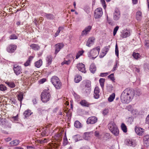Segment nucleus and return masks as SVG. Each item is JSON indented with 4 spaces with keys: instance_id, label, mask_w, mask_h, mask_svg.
Listing matches in <instances>:
<instances>
[{
    "instance_id": "nucleus-1",
    "label": "nucleus",
    "mask_w": 149,
    "mask_h": 149,
    "mask_svg": "<svg viewBox=\"0 0 149 149\" xmlns=\"http://www.w3.org/2000/svg\"><path fill=\"white\" fill-rule=\"evenodd\" d=\"M134 97V92L129 88H127L122 93L120 96L121 100L123 103H128Z\"/></svg>"
},
{
    "instance_id": "nucleus-2",
    "label": "nucleus",
    "mask_w": 149,
    "mask_h": 149,
    "mask_svg": "<svg viewBox=\"0 0 149 149\" xmlns=\"http://www.w3.org/2000/svg\"><path fill=\"white\" fill-rule=\"evenodd\" d=\"M100 50V48L99 46L94 48L88 52V56L90 59H94L98 56Z\"/></svg>"
},
{
    "instance_id": "nucleus-3",
    "label": "nucleus",
    "mask_w": 149,
    "mask_h": 149,
    "mask_svg": "<svg viewBox=\"0 0 149 149\" xmlns=\"http://www.w3.org/2000/svg\"><path fill=\"white\" fill-rule=\"evenodd\" d=\"M41 98L42 101L44 102H46L50 100L51 95L48 88L44 90L42 92Z\"/></svg>"
},
{
    "instance_id": "nucleus-4",
    "label": "nucleus",
    "mask_w": 149,
    "mask_h": 149,
    "mask_svg": "<svg viewBox=\"0 0 149 149\" xmlns=\"http://www.w3.org/2000/svg\"><path fill=\"white\" fill-rule=\"evenodd\" d=\"M108 128L113 134L116 136H118L119 130L114 122H111L109 124Z\"/></svg>"
},
{
    "instance_id": "nucleus-5",
    "label": "nucleus",
    "mask_w": 149,
    "mask_h": 149,
    "mask_svg": "<svg viewBox=\"0 0 149 149\" xmlns=\"http://www.w3.org/2000/svg\"><path fill=\"white\" fill-rule=\"evenodd\" d=\"M51 81L56 89H58L61 88L62 84L58 77L56 76L52 77L51 79Z\"/></svg>"
},
{
    "instance_id": "nucleus-6",
    "label": "nucleus",
    "mask_w": 149,
    "mask_h": 149,
    "mask_svg": "<svg viewBox=\"0 0 149 149\" xmlns=\"http://www.w3.org/2000/svg\"><path fill=\"white\" fill-rule=\"evenodd\" d=\"M102 8H99L95 10L94 13V17L95 18H99L102 16Z\"/></svg>"
},
{
    "instance_id": "nucleus-7",
    "label": "nucleus",
    "mask_w": 149,
    "mask_h": 149,
    "mask_svg": "<svg viewBox=\"0 0 149 149\" xmlns=\"http://www.w3.org/2000/svg\"><path fill=\"white\" fill-rule=\"evenodd\" d=\"M125 144L128 146L134 147L136 145L135 141L132 139H127L124 141Z\"/></svg>"
},
{
    "instance_id": "nucleus-8",
    "label": "nucleus",
    "mask_w": 149,
    "mask_h": 149,
    "mask_svg": "<svg viewBox=\"0 0 149 149\" xmlns=\"http://www.w3.org/2000/svg\"><path fill=\"white\" fill-rule=\"evenodd\" d=\"M16 45L14 44H10L7 47V51L9 53H13L16 49Z\"/></svg>"
},
{
    "instance_id": "nucleus-9",
    "label": "nucleus",
    "mask_w": 149,
    "mask_h": 149,
    "mask_svg": "<svg viewBox=\"0 0 149 149\" xmlns=\"http://www.w3.org/2000/svg\"><path fill=\"white\" fill-rule=\"evenodd\" d=\"M13 69L14 73L17 75H18L22 73V69L20 66L15 65L14 66Z\"/></svg>"
},
{
    "instance_id": "nucleus-10",
    "label": "nucleus",
    "mask_w": 149,
    "mask_h": 149,
    "mask_svg": "<svg viewBox=\"0 0 149 149\" xmlns=\"http://www.w3.org/2000/svg\"><path fill=\"white\" fill-rule=\"evenodd\" d=\"M134 130L136 133L140 136H142L145 131L144 129L139 127L137 126L135 127Z\"/></svg>"
},
{
    "instance_id": "nucleus-11",
    "label": "nucleus",
    "mask_w": 149,
    "mask_h": 149,
    "mask_svg": "<svg viewBox=\"0 0 149 149\" xmlns=\"http://www.w3.org/2000/svg\"><path fill=\"white\" fill-rule=\"evenodd\" d=\"M97 120V117L95 116H91L88 118L86 123L87 124H93L96 123Z\"/></svg>"
},
{
    "instance_id": "nucleus-12",
    "label": "nucleus",
    "mask_w": 149,
    "mask_h": 149,
    "mask_svg": "<svg viewBox=\"0 0 149 149\" xmlns=\"http://www.w3.org/2000/svg\"><path fill=\"white\" fill-rule=\"evenodd\" d=\"M77 67L79 71L84 73L86 72V71L84 64L82 63H79L77 65Z\"/></svg>"
},
{
    "instance_id": "nucleus-13",
    "label": "nucleus",
    "mask_w": 149,
    "mask_h": 149,
    "mask_svg": "<svg viewBox=\"0 0 149 149\" xmlns=\"http://www.w3.org/2000/svg\"><path fill=\"white\" fill-rule=\"evenodd\" d=\"M64 46L63 43H58L55 45V54L56 55L62 48Z\"/></svg>"
},
{
    "instance_id": "nucleus-14",
    "label": "nucleus",
    "mask_w": 149,
    "mask_h": 149,
    "mask_svg": "<svg viewBox=\"0 0 149 149\" xmlns=\"http://www.w3.org/2000/svg\"><path fill=\"white\" fill-rule=\"evenodd\" d=\"M144 145L145 146H149V135H146L143 138Z\"/></svg>"
},
{
    "instance_id": "nucleus-15",
    "label": "nucleus",
    "mask_w": 149,
    "mask_h": 149,
    "mask_svg": "<svg viewBox=\"0 0 149 149\" xmlns=\"http://www.w3.org/2000/svg\"><path fill=\"white\" fill-rule=\"evenodd\" d=\"M91 28L92 27L91 26H88L86 27L84 29L82 32L81 35L83 36H86L90 31Z\"/></svg>"
},
{
    "instance_id": "nucleus-16",
    "label": "nucleus",
    "mask_w": 149,
    "mask_h": 149,
    "mask_svg": "<svg viewBox=\"0 0 149 149\" xmlns=\"http://www.w3.org/2000/svg\"><path fill=\"white\" fill-rule=\"evenodd\" d=\"M95 40V38L93 37L90 38L88 40L86 44V45L88 47H90L92 45Z\"/></svg>"
},
{
    "instance_id": "nucleus-17",
    "label": "nucleus",
    "mask_w": 149,
    "mask_h": 149,
    "mask_svg": "<svg viewBox=\"0 0 149 149\" xmlns=\"http://www.w3.org/2000/svg\"><path fill=\"white\" fill-rule=\"evenodd\" d=\"M120 17V13L118 10H116L113 14V19L115 20H118Z\"/></svg>"
},
{
    "instance_id": "nucleus-18",
    "label": "nucleus",
    "mask_w": 149,
    "mask_h": 149,
    "mask_svg": "<svg viewBox=\"0 0 149 149\" xmlns=\"http://www.w3.org/2000/svg\"><path fill=\"white\" fill-rule=\"evenodd\" d=\"M127 109L129 111H131V113L134 115L137 114L138 113V110L136 109H133L131 105L128 106L127 107Z\"/></svg>"
},
{
    "instance_id": "nucleus-19",
    "label": "nucleus",
    "mask_w": 149,
    "mask_h": 149,
    "mask_svg": "<svg viewBox=\"0 0 149 149\" xmlns=\"http://www.w3.org/2000/svg\"><path fill=\"white\" fill-rule=\"evenodd\" d=\"M99 88L98 87H95L94 91V97L95 99H98L99 97Z\"/></svg>"
},
{
    "instance_id": "nucleus-20",
    "label": "nucleus",
    "mask_w": 149,
    "mask_h": 149,
    "mask_svg": "<svg viewBox=\"0 0 149 149\" xmlns=\"http://www.w3.org/2000/svg\"><path fill=\"white\" fill-rule=\"evenodd\" d=\"M130 35V32L127 30H125L123 31L121 36L123 38H126Z\"/></svg>"
},
{
    "instance_id": "nucleus-21",
    "label": "nucleus",
    "mask_w": 149,
    "mask_h": 149,
    "mask_svg": "<svg viewBox=\"0 0 149 149\" xmlns=\"http://www.w3.org/2000/svg\"><path fill=\"white\" fill-rule=\"evenodd\" d=\"M80 104L82 106L88 107L92 104L90 103L85 100H82L80 102Z\"/></svg>"
},
{
    "instance_id": "nucleus-22",
    "label": "nucleus",
    "mask_w": 149,
    "mask_h": 149,
    "mask_svg": "<svg viewBox=\"0 0 149 149\" xmlns=\"http://www.w3.org/2000/svg\"><path fill=\"white\" fill-rule=\"evenodd\" d=\"M44 16L47 19L52 20L55 18L54 16L52 14L50 13H45Z\"/></svg>"
},
{
    "instance_id": "nucleus-23",
    "label": "nucleus",
    "mask_w": 149,
    "mask_h": 149,
    "mask_svg": "<svg viewBox=\"0 0 149 149\" xmlns=\"http://www.w3.org/2000/svg\"><path fill=\"white\" fill-rule=\"evenodd\" d=\"M34 58V56H29L28 60L26 62L24 63V65L25 66H27L30 64L31 61Z\"/></svg>"
},
{
    "instance_id": "nucleus-24",
    "label": "nucleus",
    "mask_w": 149,
    "mask_h": 149,
    "mask_svg": "<svg viewBox=\"0 0 149 149\" xmlns=\"http://www.w3.org/2000/svg\"><path fill=\"white\" fill-rule=\"evenodd\" d=\"M82 79L81 76L76 75L74 78V81L75 83H78Z\"/></svg>"
},
{
    "instance_id": "nucleus-25",
    "label": "nucleus",
    "mask_w": 149,
    "mask_h": 149,
    "mask_svg": "<svg viewBox=\"0 0 149 149\" xmlns=\"http://www.w3.org/2000/svg\"><path fill=\"white\" fill-rule=\"evenodd\" d=\"M90 70L92 73H94L95 72L96 70V68L94 63H92L91 65L90 68Z\"/></svg>"
},
{
    "instance_id": "nucleus-26",
    "label": "nucleus",
    "mask_w": 149,
    "mask_h": 149,
    "mask_svg": "<svg viewBox=\"0 0 149 149\" xmlns=\"http://www.w3.org/2000/svg\"><path fill=\"white\" fill-rule=\"evenodd\" d=\"M52 56L51 55L48 56L46 58V60L47 64L49 65L52 63Z\"/></svg>"
},
{
    "instance_id": "nucleus-27",
    "label": "nucleus",
    "mask_w": 149,
    "mask_h": 149,
    "mask_svg": "<svg viewBox=\"0 0 149 149\" xmlns=\"http://www.w3.org/2000/svg\"><path fill=\"white\" fill-rule=\"evenodd\" d=\"M30 47L32 49L35 50H38L40 48V47L38 45L35 44H33L31 45Z\"/></svg>"
},
{
    "instance_id": "nucleus-28",
    "label": "nucleus",
    "mask_w": 149,
    "mask_h": 149,
    "mask_svg": "<svg viewBox=\"0 0 149 149\" xmlns=\"http://www.w3.org/2000/svg\"><path fill=\"white\" fill-rule=\"evenodd\" d=\"M19 143V141L18 140H15L11 141L10 143L11 146H16L18 145Z\"/></svg>"
},
{
    "instance_id": "nucleus-29",
    "label": "nucleus",
    "mask_w": 149,
    "mask_h": 149,
    "mask_svg": "<svg viewBox=\"0 0 149 149\" xmlns=\"http://www.w3.org/2000/svg\"><path fill=\"white\" fill-rule=\"evenodd\" d=\"M132 56L136 60L139 59L141 57V55L138 53L133 52L132 54Z\"/></svg>"
},
{
    "instance_id": "nucleus-30",
    "label": "nucleus",
    "mask_w": 149,
    "mask_h": 149,
    "mask_svg": "<svg viewBox=\"0 0 149 149\" xmlns=\"http://www.w3.org/2000/svg\"><path fill=\"white\" fill-rule=\"evenodd\" d=\"M110 47L109 46H106L104 48V51H105V52H102V54H103V56H102L101 55H100V58H102L103 57L107 54V52H108L109 50V48Z\"/></svg>"
},
{
    "instance_id": "nucleus-31",
    "label": "nucleus",
    "mask_w": 149,
    "mask_h": 149,
    "mask_svg": "<svg viewBox=\"0 0 149 149\" xmlns=\"http://www.w3.org/2000/svg\"><path fill=\"white\" fill-rule=\"evenodd\" d=\"M42 60H40L35 63V66L37 68H39L42 65Z\"/></svg>"
},
{
    "instance_id": "nucleus-32",
    "label": "nucleus",
    "mask_w": 149,
    "mask_h": 149,
    "mask_svg": "<svg viewBox=\"0 0 149 149\" xmlns=\"http://www.w3.org/2000/svg\"><path fill=\"white\" fill-rule=\"evenodd\" d=\"M134 92V96L136 95L137 96H139L142 94L141 90L139 89H136L134 91H132Z\"/></svg>"
},
{
    "instance_id": "nucleus-33",
    "label": "nucleus",
    "mask_w": 149,
    "mask_h": 149,
    "mask_svg": "<svg viewBox=\"0 0 149 149\" xmlns=\"http://www.w3.org/2000/svg\"><path fill=\"white\" fill-rule=\"evenodd\" d=\"M136 18L138 20H140L142 18V13L140 11H138L137 12L136 15Z\"/></svg>"
},
{
    "instance_id": "nucleus-34",
    "label": "nucleus",
    "mask_w": 149,
    "mask_h": 149,
    "mask_svg": "<svg viewBox=\"0 0 149 149\" xmlns=\"http://www.w3.org/2000/svg\"><path fill=\"white\" fill-rule=\"evenodd\" d=\"M6 84L9 87H10L11 88H13L15 87V85L14 84V83L13 82H8L6 81L5 82Z\"/></svg>"
},
{
    "instance_id": "nucleus-35",
    "label": "nucleus",
    "mask_w": 149,
    "mask_h": 149,
    "mask_svg": "<svg viewBox=\"0 0 149 149\" xmlns=\"http://www.w3.org/2000/svg\"><path fill=\"white\" fill-rule=\"evenodd\" d=\"M11 120L14 123H17L18 121V115L15 116H13L10 118Z\"/></svg>"
},
{
    "instance_id": "nucleus-36",
    "label": "nucleus",
    "mask_w": 149,
    "mask_h": 149,
    "mask_svg": "<svg viewBox=\"0 0 149 149\" xmlns=\"http://www.w3.org/2000/svg\"><path fill=\"white\" fill-rule=\"evenodd\" d=\"M32 113L31 111L30 110H27L25 111L24 113V115L25 117H27L31 115Z\"/></svg>"
},
{
    "instance_id": "nucleus-37",
    "label": "nucleus",
    "mask_w": 149,
    "mask_h": 149,
    "mask_svg": "<svg viewBox=\"0 0 149 149\" xmlns=\"http://www.w3.org/2000/svg\"><path fill=\"white\" fill-rule=\"evenodd\" d=\"M90 133L88 132L85 133L83 135V138L86 140H88L90 136Z\"/></svg>"
},
{
    "instance_id": "nucleus-38",
    "label": "nucleus",
    "mask_w": 149,
    "mask_h": 149,
    "mask_svg": "<svg viewBox=\"0 0 149 149\" xmlns=\"http://www.w3.org/2000/svg\"><path fill=\"white\" fill-rule=\"evenodd\" d=\"M74 126L77 128H80L82 125L80 122L78 121H76L74 123Z\"/></svg>"
},
{
    "instance_id": "nucleus-39",
    "label": "nucleus",
    "mask_w": 149,
    "mask_h": 149,
    "mask_svg": "<svg viewBox=\"0 0 149 149\" xmlns=\"http://www.w3.org/2000/svg\"><path fill=\"white\" fill-rule=\"evenodd\" d=\"M115 94L114 93H113L108 98V101L110 102L113 101L115 98Z\"/></svg>"
},
{
    "instance_id": "nucleus-40",
    "label": "nucleus",
    "mask_w": 149,
    "mask_h": 149,
    "mask_svg": "<svg viewBox=\"0 0 149 149\" xmlns=\"http://www.w3.org/2000/svg\"><path fill=\"white\" fill-rule=\"evenodd\" d=\"M121 127L122 130L125 133L127 132V128L126 125L123 123L121 124Z\"/></svg>"
},
{
    "instance_id": "nucleus-41",
    "label": "nucleus",
    "mask_w": 149,
    "mask_h": 149,
    "mask_svg": "<svg viewBox=\"0 0 149 149\" xmlns=\"http://www.w3.org/2000/svg\"><path fill=\"white\" fill-rule=\"evenodd\" d=\"M84 93L85 95H87L90 93L91 91V88L85 87L84 88Z\"/></svg>"
},
{
    "instance_id": "nucleus-42",
    "label": "nucleus",
    "mask_w": 149,
    "mask_h": 149,
    "mask_svg": "<svg viewBox=\"0 0 149 149\" xmlns=\"http://www.w3.org/2000/svg\"><path fill=\"white\" fill-rule=\"evenodd\" d=\"M81 137L79 135H77L74 136L73 138L76 142L79 141L81 139Z\"/></svg>"
},
{
    "instance_id": "nucleus-43",
    "label": "nucleus",
    "mask_w": 149,
    "mask_h": 149,
    "mask_svg": "<svg viewBox=\"0 0 149 149\" xmlns=\"http://www.w3.org/2000/svg\"><path fill=\"white\" fill-rule=\"evenodd\" d=\"M105 81V79H104L100 78L99 80V82L100 85L102 88L104 87V83Z\"/></svg>"
},
{
    "instance_id": "nucleus-44",
    "label": "nucleus",
    "mask_w": 149,
    "mask_h": 149,
    "mask_svg": "<svg viewBox=\"0 0 149 149\" xmlns=\"http://www.w3.org/2000/svg\"><path fill=\"white\" fill-rule=\"evenodd\" d=\"M84 52L83 50L79 51L76 55V59H78L80 56L82 55Z\"/></svg>"
},
{
    "instance_id": "nucleus-45",
    "label": "nucleus",
    "mask_w": 149,
    "mask_h": 149,
    "mask_svg": "<svg viewBox=\"0 0 149 149\" xmlns=\"http://www.w3.org/2000/svg\"><path fill=\"white\" fill-rule=\"evenodd\" d=\"M9 38L10 40H15L17 39L18 37L14 34H12L10 36Z\"/></svg>"
},
{
    "instance_id": "nucleus-46",
    "label": "nucleus",
    "mask_w": 149,
    "mask_h": 149,
    "mask_svg": "<svg viewBox=\"0 0 149 149\" xmlns=\"http://www.w3.org/2000/svg\"><path fill=\"white\" fill-rule=\"evenodd\" d=\"M7 90V87L4 85L2 84L0 85V90L4 91Z\"/></svg>"
},
{
    "instance_id": "nucleus-47",
    "label": "nucleus",
    "mask_w": 149,
    "mask_h": 149,
    "mask_svg": "<svg viewBox=\"0 0 149 149\" xmlns=\"http://www.w3.org/2000/svg\"><path fill=\"white\" fill-rule=\"evenodd\" d=\"M71 62V61L70 60H64L63 62L61 63V65H63L65 64L67 65H69Z\"/></svg>"
},
{
    "instance_id": "nucleus-48",
    "label": "nucleus",
    "mask_w": 149,
    "mask_h": 149,
    "mask_svg": "<svg viewBox=\"0 0 149 149\" xmlns=\"http://www.w3.org/2000/svg\"><path fill=\"white\" fill-rule=\"evenodd\" d=\"M18 99L20 101V103L22 102V101L23 99V95L22 94H21L17 96Z\"/></svg>"
},
{
    "instance_id": "nucleus-49",
    "label": "nucleus",
    "mask_w": 149,
    "mask_h": 149,
    "mask_svg": "<svg viewBox=\"0 0 149 149\" xmlns=\"http://www.w3.org/2000/svg\"><path fill=\"white\" fill-rule=\"evenodd\" d=\"M8 124V122L5 121L4 119H2L1 121V123H0V124L6 126L7 124Z\"/></svg>"
},
{
    "instance_id": "nucleus-50",
    "label": "nucleus",
    "mask_w": 149,
    "mask_h": 149,
    "mask_svg": "<svg viewBox=\"0 0 149 149\" xmlns=\"http://www.w3.org/2000/svg\"><path fill=\"white\" fill-rule=\"evenodd\" d=\"M119 27L118 26H116L114 29L113 31V35L115 36L117 33V31L118 30Z\"/></svg>"
},
{
    "instance_id": "nucleus-51",
    "label": "nucleus",
    "mask_w": 149,
    "mask_h": 149,
    "mask_svg": "<svg viewBox=\"0 0 149 149\" xmlns=\"http://www.w3.org/2000/svg\"><path fill=\"white\" fill-rule=\"evenodd\" d=\"M115 54L117 57L118 56V45L116 44L115 46Z\"/></svg>"
},
{
    "instance_id": "nucleus-52",
    "label": "nucleus",
    "mask_w": 149,
    "mask_h": 149,
    "mask_svg": "<svg viewBox=\"0 0 149 149\" xmlns=\"http://www.w3.org/2000/svg\"><path fill=\"white\" fill-rule=\"evenodd\" d=\"M91 83L90 81H86V84L85 86V87L87 88H91Z\"/></svg>"
},
{
    "instance_id": "nucleus-53",
    "label": "nucleus",
    "mask_w": 149,
    "mask_h": 149,
    "mask_svg": "<svg viewBox=\"0 0 149 149\" xmlns=\"http://www.w3.org/2000/svg\"><path fill=\"white\" fill-rule=\"evenodd\" d=\"M95 136L97 137L98 138H100L101 137V136L99 132L95 131L94 132Z\"/></svg>"
},
{
    "instance_id": "nucleus-54",
    "label": "nucleus",
    "mask_w": 149,
    "mask_h": 149,
    "mask_svg": "<svg viewBox=\"0 0 149 149\" xmlns=\"http://www.w3.org/2000/svg\"><path fill=\"white\" fill-rule=\"evenodd\" d=\"M109 112L108 109H106L102 111V114L104 115H105L108 114Z\"/></svg>"
},
{
    "instance_id": "nucleus-55",
    "label": "nucleus",
    "mask_w": 149,
    "mask_h": 149,
    "mask_svg": "<svg viewBox=\"0 0 149 149\" xmlns=\"http://www.w3.org/2000/svg\"><path fill=\"white\" fill-rule=\"evenodd\" d=\"M108 77L111 80L113 81L115 80V79L114 77L113 74H111L108 76Z\"/></svg>"
},
{
    "instance_id": "nucleus-56",
    "label": "nucleus",
    "mask_w": 149,
    "mask_h": 149,
    "mask_svg": "<svg viewBox=\"0 0 149 149\" xmlns=\"http://www.w3.org/2000/svg\"><path fill=\"white\" fill-rule=\"evenodd\" d=\"M47 142V139H45L43 140L41 139L39 141V142L40 143H46Z\"/></svg>"
},
{
    "instance_id": "nucleus-57",
    "label": "nucleus",
    "mask_w": 149,
    "mask_h": 149,
    "mask_svg": "<svg viewBox=\"0 0 149 149\" xmlns=\"http://www.w3.org/2000/svg\"><path fill=\"white\" fill-rule=\"evenodd\" d=\"M74 96L75 99L77 100H78L80 98V96L77 94L74 93Z\"/></svg>"
},
{
    "instance_id": "nucleus-58",
    "label": "nucleus",
    "mask_w": 149,
    "mask_h": 149,
    "mask_svg": "<svg viewBox=\"0 0 149 149\" xmlns=\"http://www.w3.org/2000/svg\"><path fill=\"white\" fill-rule=\"evenodd\" d=\"M46 79L45 78H43L40 80L39 82L40 84H43L46 81Z\"/></svg>"
},
{
    "instance_id": "nucleus-59",
    "label": "nucleus",
    "mask_w": 149,
    "mask_h": 149,
    "mask_svg": "<svg viewBox=\"0 0 149 149\" xmlns=\"http://www.w3.org/2000/svg\"><path fill=\"white\" fill-rule=\"evenodd\" d=\"M101 2L102 3L104 8H105L106 6L105 5V2L104 0H101Z\"/></svg>"
},
{
    "instance_id": "nucleus-60",
    "label": "nucleus",
    "mask_w": 149,
    "mask_h": 149,
    "mask_svg": "<svg viewBox=\"0 0 149 149\" xmlns=\"http://www.w3.org/2000/svg\"><path fill=\"white\" fill-rule=\"evenodd\" d=\"M108 74L107 73H102L100 74V76L102 77H104L107 76Z\"/></svg>"
},
{
    "instance_id": "nucleus-61",
    "label": "nucleus",
    "mask_w": 149,
    "mask_h": 149,
    "mask_svg": "<svg viewBox=\"0 0 149 149\" xmlns=\"http://www.w3.org/2000/svg\"><path fill=\"white\" fill-rule=\"evenodd\" d=\"M118 66V63L117 62L116 63V64L115 65L114 67L113 68V71H115V70H116V69L117 68Z\"/></svg>"
},
{
    "instance_id": "nucleus-62",
    "label": "nucleus",
    "mask_w": 149,
    "mask_h": 149,
    "mask_svg": "<svg viewBox=\"0 0 149 149\" xmlns=\"http://www.w3.org/2000/svg\"><path fill=\"white\" fill-rule=\"evenodd\" d=\"M33 22L36 25L37 24V23L38 24L40 23L39 22V20L37 19H35L34 20V21H33Z\"/></svg>"
},
{
    "instance_id": "nucleus-63",
    "label": "nucleus",
    "mask_w": 149,
    "mask_h": 149,
    "mask_svg": "<svg viewBox=\"0 0 149 149\" xmlns=\"http://www.w3.org/2000/svg\"><path fill=\"white\" fill-rule=\"evenodd\" d=\"M146 123H149V114L147 116L146 119Z\"/></svg>"
},
{
    "instance_id": "nucleus-64",
    "label": "nucleus",
    "mask_w": 149,
    "mask_h": 149,
    "mask_svg": "<svg viewBox=\"0 0 149 149\" xmlns=\"http://www.w3.org/2000/svg\"><path fill=\"white\" fill-rule=\"evenodd\" d=\"M37 99L36 98H35L33 100V102L34 104H35L37 103Z\"/></svg>"
}]
</instances>
